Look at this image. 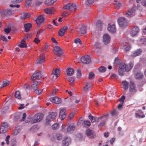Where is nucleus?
I'll use <instances>...</instances> for the list:
<instances>
[{"label": "nucleus", "mask_w": 146, "mask_h": 146, "mask_svg": "<svg viewBox=\"0 0 146 146\" xmlns=\"http://www.w3.org/2000/svg\"><path fill=\"white\" fill-rule=\"evenodd\" d=\"M44 31V30L43 29H40L37 32V33L36 35L37 37H40V35L42 34L43 32Z\"/></svg>", "instance_id": "nucleus-48"}, {"label": "nucleus", "mask_w": 146, "mask_h": 146, "mask_svg": "<svg viewBox=\"0 0 146 146\" xmlns=\"http://www.w3.org/2000/svg\"><path fill=\"white\" fill-rule=\"evenodd\" d=\"M129 86V91L130 92H136L137 90L133 82H130Z\"/></svg>", "instance_id": "nucleus-25"}, {"label": "nucleus", "mask_w": 146, "mask_h": 146, "mask_svg": "<svg viewBox=\"0 0 146 146\" xmlns=\"http://www.w3.org/2000/svg\"><path fill=\"white\" fill-rule=\"evenodd\" d=\"M59 126V124L58 123H55L52 126V128L53 129L55 130L58 128Z\"/></svg>", "instance_id": "nucleus-49"}, {"label": "nucleus", "mask_w": 146, "mask_h": 146, "mask_svg": "<svg viewBox=\"0 0 146 146\" xmlns=\"http://www.w3.org/2000/svg\"><path fill=\"white\" fill-rule=\"evenodd\" d=\"M42 92V90L38 89L37 88L34 89V92L37 95L41 94Z\"/></svg>", "instance_id": "nucleus-44"}, {"label": "nucleus", "mask_w": 146, "mask_h": 146, "mask_svg": "<svg viewBox=\"0 0 146 146\" xmlns=\"http://www.w3.org/2000/svg\"><path fill=\"white\" fill-rule=\"evenodd\" d=\"M1 40H2L3 41L7 42V38L3 35H1Z\"/></svg>", "instance_id": "nucleus-62"}, {"label": "nucleus", "mask_w": 146, "mask_h": 146, "mask_svg": "<svg viewBox=\"0 0 146 146\" xmlns=\"http://www.w3.org/2000/svg\"><path fill=\"white\" fill-rule=\"evenodd\" d=\"M56 11V9L54 7H48L44 9V11L45 13L47 14H54Z\"/></svg>", "instance_id": "nucleus-12"}, {"label": "nucleus", "mask_w": 146, "mask_h": 146, "mask_svg": "<svg viewBox=\"0 0 146 146\" xmlns=\"http://www.w3.org/2000/svg\"><path fill=\"white\" fill-rule=\"evenodd\" d=\"M121 65L123 66L122 68H124L125 71H129L131 69L133 66V64L131 62H129L127 64L123 63L121 64Z\"/></svg>", "instance_id": "nucleus-10"}, {"label": "nucleus", "mask_w": 146, "mask_h": 146, "mask_svg": "<svg viewBox=\"0 0 146 146\" xmlns=\"http://www.w3.org/2000/svg\"><path fill=\"white\" fill-rule=\"evenodd\" d=\"M57 1V0H46L45 4L48 5H50L53 4Z\"/></svg>", "instance_id": "nucleus-39"}, {"label": "nucleus", "mask_w": 146, "mask_h": 146, "mask_svg": "<svg viewBox=\"0 0 146 146\" xmlns=\"http://www.w3.org/2000/svg\"><path fill=\"white\" fill-rule=\"evenodd\" d=\"M103 38V41L105 44H106L110 42V37L108 34H106L104 35Z\"/></svg>", "instance_id": "nucleus-20"}, {"label": "nucleus", "mask_w": 146, "mask_h": 146, "mask_svg": "<svg viewBox=\"0 0 146 146\" xmlns=\"http://www.w3.org/2000/svg\"><path fill=\"white\" fill-rule=\"evenodd\" d=\"M24 27L25 29V31L26 32H28L31 28L32 25L31 23H27L24 25Z\"/></svg>", "instance_id": "nucleus-31"}, {"label": "nucleus", "mask_w": 146, "mask_h": 146, "mask_svg": "<svg viewBox=\"0 0 146 146\" xmlns=\"http://www.w3.org/2000/svg\"><path fill=\"white\" fill-rule=\"evenodd\" d=\"M86 27L84 26H82L80 28L79 30V33L82 34L84 35L86 33Z\"/></svg>", "instance_id": "nucleus-35"}, {"label": "nucleus", "mask_w": 146, "mask_h": 146, "mask_svg": "<svg viewBox=\"0 0 146 146\" xmlns=\"http://www.w3.org/2000/svg\"><path fill=\"white\" fill-rule=\"evenodd\" d=\"M140 42L142 44H146V38H143L140 39Z\"/></svg>", "instance_id": "nucleus-59"}, {"label": "nucleus", "mask_w": 146, "mask_h": 146, "mask_svg": "<svg viewBox=\"0 0 146 146\" xmlns=\"http://www.w3.org/2000/svg\"><path fill=\"white\" fill-rule=\"evenodd\" d=\"M88 118L92 123L95 122L96 121H97L96 117L93 116L90 114L88 115Z\"/></svg>", "instance_id": "nucleus-36"}, {"label": "nucleus", "mask_w": 146, "mask_h": 146, "mask_svg": "<svg viewBox=\"0 0 146 146\" xmlns=\"http://www.w3.org/2000/svg\"><path fill=\"white\" fill-rule=\"evenodd\" d=\"M43 117V116L42 114H38L36 119H30L29 121V123L33 124L35 123L39 122L42 119Z\"/></svg>", "instance_id": "nucleus-9"}, {"label": "nucleus", "mask_w": 146, "mask_h": 146, "mask_svg": "<svg viewBox=\"0 0 146 146\" xmlns=\"http://www.w3.org/2000/svg\"><path fill=\"white\" fill-rule=\"evenodd\" d=\"M69 102L70 103H73L74 102L75 103L78 104L79 102V100H75L74 98L70 99L69 100Z\"/></svg>", "instance_id": "nucleus-50"}, {"label": "nucleus", "mask_w": 146, "mask_h": 146, "mask_svg": "<svg viewBox=\"0 0 146 146\" xmlns=\"http://www.w3.org/2000/svg\"><path fill=\"white\" fill-rule=\"evenodd\" d=\"M9 6L11 7H16L19 8L20 7V5L19 4L18 5H13L11 4L9 5Z\"/></svg>", "instance_id": "nucleus-60"}, {"label": "nucleus", "mask_w": 146, "mask_h": 146, "mask_svg": "<svg viewBox=\"0 0 146 146\" xmlns=\"http://www.w3.org/2000/svg\"><path fill=\"white\" fill-rule=\"evenodd\" d=\"M53 50L55 54L57 56H60L63 54L62 50L58 46H55Z\"/></svg>", "instance_id": "nucleus-13"}, {"label": "nucleus", "mask_w": 146, "mask_h": 146, "mask_svg": "<svg viewBox=\"0 0 146 146\" xmlns=\"http://www.w3.org/2000/svg\"><path fill=\"white\" fill-rule=\"evenodd\" d=\"M14 11L10 9H7L3 10L0 12L1 17H3L5 16H8L11 15L14 13Z\"/></svg>", "instance_id": "nucleus-3"}, {"label": "nucleus", "mask_w": 146, "mask_h": 146, "mask_svg": "<svg viewBox=\"0 0 146 146\" xmlns=\"http://www.w3.org/2000/svg\"><path fill=\"white\" fill-rule=\"evenodd\" d=\"M25 39H23L21 41L20 44H19L18 46L21 48H26L27 47L26 44L25 43Z\"/></svg>", "instance_id": "nucleus-32"}, {"label": "nucleus", "mask_w": 146, "mask_h": 146, "mask_svg": "<svg viewBox=\"0 0 146 146\" xmlns=\"http://www.w3.org/2000/svg\"><path fill=\"white\" fill-rule=\"evenodd\" d=\"M77 6L74 3H69L66 4L63 7L64 9L69 10L71 11H75L77 9Z\"/></svg>", "instance_id": "nucleus-4"}, {"label": "nucleus", "mask_w": 146, "mask_h": 146, "mask_svg": "<svg viewBox=\"0 0 146 146\" xmlns=\"http://www.w3.org/2000/svg\"><path fill=\"white\" fill-rule=\"evenodd\" d=\"M45 18L46 16L45 15L38 16L36 20V23L38 25H40L44 22Z\"/></svg>", "instance_id": "nucleus-11"}, {"label": "nucleus", "mask_w": 146, "mask_h": 146, "mask_svg": "<svg viewBox=\"0 0 146 146\" xmlns=\"http://www.w3.org/2000/svg\"><path fill=\"white\" fill-rule=\"evenodd\" d=\"M113 4L116 7L119 8L121 6V4L119 1H114Z\"/></svg>", "instance_id": "nucleus-55"}, {"label": "nucleus", "mask_w": 146, "mask_h": 146, "mask_svg": "<svg viewBox=\"0 0 146 146\" xmlns=\"http://www.w3.org/2000/svg\"><path fill=\"white\" fill-rule=\"evenodd\" d=\"M143 74L142 73L138 72L135 74V78L137 79H141L143 78Z\"/></svg>", "instance_id": "nucleus-34"}, {"label": "nucleus", "mask_w": 146, "mask_h": 146, "mask_svg": "<svg viewBox=\"0 0 146 146\" xmlns=\"http://www.w3.org/2000/svg\"><path fill=\"white\" fill-rule=\"evenodd\" d=\"M60 74V70L58 69H55L53 70L51 75V78L52 79V81H54L58 77Z\"/></svg>", "instance_id": "nucleus-6"}, {"label": "nucleus", "mask_w": 146, "mask_h": 146, "mask_svg": "<svg viewBox=\"0 0 146 146\" xmlns=\"http://www.w3.org/2000/svg\"><path fill=\"white\" fill-rule=\"evenodd\" d=\"M9 125L7 122H3L0 127V134H3L6 133L8 128Z\"/></svg>", "instance_id": "nucleus-5"}, {"label": "nucleus", "mask_w": 146, "mask_h": 146, "mask_svg": "<svg viewBox=\"0 0 146 146\" xmlns=\"http://www.w3.org/2000/svg\"><path fill=\"white\" fill-rule=\"evenodd\" d=\"M82 124L84 127H88L90 126L91 123L89 121L85 120L83 121Z\"/></svg>", "instance_id": "nucleus-33"}, {"label": "nucleus", "mask_w": 146, "mask_h": 146, "mask_svg": "<svg viewBox=\"0 0 146 146\" xmlns=\"http://www.w3.org/2000/svg\"><path fill=\"white\" fill-rule=\"evenodd\" d=\"M41 72L38 71H35L31 76V79L32 80H39L41 77Z\"/></svg>", "instance_id": "nucleus-7"}, {"label": "nucleus", "mask_w": 146, "mask_h": 146, "mask_svg": "<svg viewBox=\"0 0 146 146\" xmlns=\"http://www.w3.org/2000/svg\"><path fill=\"white\" fill-rule=\"evenodd\" d=\"M31 3V2H30V1L26 0L25 4V6L27 8H28L29 6H30Z\"/></svg>", "instance_id": "nucleus-56"}, {"label": "nucleus", "mask_w": 146, "mask_h": 146, "mask_svg": "<svg viewBox=\"0 0 146 146\" xmlns=\"http://www.w3.org/2000/svg\"><path fill=\"white\" fill-rule=\"evenodd\" d=\"M95 0H86V3L87 5H90L92 4Z\"/></svg>", "instance_id": "nucleus-54"}, {"label": "nucleus", "mask_w": 146, "mask_h": 146, "mask_svg": "<svg viewBox=\"0 0 146 146\" xmlns=\"http://www.w3.org/2000/svg\"><path fill=\"white\" fill-rule=\"evenodd\" d=\"M122 67L123 66H121L120 64L119 65V67L118 68V73L121 76L123 75L124 72V71H125L124 68Z\"/></svg>", "instance_id": "nucleus-30"}, {"label": "nucleus", "mask_w": 146, "mask_h": 146, "mask_svg": "<svg viewBox=\"0 0 146 146\" xmlns=\"http://www.w3.org/2000/svg\"><path fill=\"white\" fill-rule=\"evenodd\" d=\"M11 30V29L9 28L4 29V31L5 34H8L10 32Z\"/></svg>", "instance_id": "nucleus-53"}, {"label": "nucleus", "mask_w": 146, "mask_h": 146, "mask_svg": "<svg viewBox=\"0 0 146 146\" xmlns=\"http://www.w3.org/2000/svg\"><path fill=\"white\" fill-rule=\"evenodd\" d=\"M81 61L84 64H89L91 62V58L89 56L85 55L81 58Z\"/></svg>", "instance_id": "nucleus-14"}, {"label": "nucleus", "mask_w": 146, "mask_h": 146, "mask_svg": "<svg viewBox=\"0 0 146 146\" xmlns=\"http://www.w3.org/2000/svg\"><path fill=\"white\" fill-rule=\"evenodd\" d=\"M139 31L138 28L137 27H134L132 29L130 34L131 36H133L136 35Z\"/></svg>", "instance_id": "nucleus-21"}, {"label": "nucleus", "mask_w": 146, "mask_h": 146, "mask_svg": "<svg viewBox=\"0 0 146 146\" xmlns=\"http://www.w3.org/2000/svg\"><path fill=\"white\" fill-rule=\"evenodd\" d=\"M125 98V97L124 96H122L119 99V101L120 102H122L123 103L124 101V99Z\"/></svg>", "instance_id": "nucleus-63"}, {"label": "nucleus", "mask_w": 146, "mask_h": 146, "mask_svg": "<svg viewBox=\"0 0 146 146\" xmlns=\"http://www.w3.org/2000/svg\"><path fill=\"white\" fill-rule=\"evenodd\" d=\"M66 110L64 109H62L60 110L59 117L62 120H63L66 116Z\"/></svg>", "instance_id": "nucleus-19"}, {"label": "nucleus", "mask_w": 146, "mask_h": 146, "mask_svg": "<svg viewBox=\"0 0 146 146\" xmlns=\"http://www.w3.org/2000/svg\"><path fill=\"white\" fill-rule=\"evenodd\" d=\"M39 85L38 82L37 81H35L32 83L31 87L33 89H35L37 88V86Z\"/></svg>", "instance_id": "nucleus-40"}, {"label": "nucleus", "mask_w": 146, "mask_h": 146, "mask_svg": "<svg viewBox=\"0 0 146 146\" xmlns=\"http://www.w3.org/2000/svg\"><path fill=\"white\" fill-rule=\"evenodd\" d=\"M44 55L42 54L40 56L39 58L36 60V63L37 64H40L43 63L44 61Z\"/></svg>", "instance_id": "nucleus-24"}, {"label": "nucleus", "mask_w": 146, "mask_h": 146, "mask_svg": "<svg viewBox=\"0 0 146 146\" xmlns=\"http://www.w3.org/2000/svg\"><path fill=\"white\" fill-rule=\"evenodd\" d=\"M103 25L102 21L100 20H98L97 21L96 23L97 26L98 27V30H101V27Z\"/></svg>", "instance_id": "nucleus-41"}, {"label": "nucleus", "mask_w": 146, "mask_h": 146, "mask_svg": "<svg viewBox=\"0 0 146 146\" xmlns=\"http://www.w3.org/2000/svg\"><path fill=\"white\" fill-rule=\"evenodd\" d=\"M15 97L19 99L21 98L20 93L19 91H16L15 93Z\"/></svg>", "instance_id": "nucleus-45"}, {"label": "nucleus", "mask_w": 146, "mask_h": 146, "mask_svg": "<svg viewBox=\"0 0 146 146\" xmlns=\"http://www.w3.org/2000/svg\"><path fill=\"white\" fill-rule=\"evenodd\" d=\"M66 72L67 75L68 76H72L74 74V71L72 68H69L66 70Z\"/></svg>", "instance_id": "nucleus-27"}, {"label": "nucleus", "mask_w": 146, "mask_h": 146, "mask_svg": "<svg viewBox=\"0 0 146 146\" xmlns=\"http://www.w3.org/2000/svg\"><path fill=\"white\" fill-rule=\"evenodd\" d=\"M142 52V50L141 49H137L132 52L131 54V56L135 57L139 56L141 54Z\"/></svg>", "instance_id": "nucleus-26"}, {"label": "nucleus", "mask_w": 146, "mask_h": 146, "mask_svg": "<svg viewBox=\"0 0 146 146\" xmlns=\"http://www.w3.org/2000/svg\"><path fill=\"white\" fill-rule=\"evenodd\" d=\"M30 14L27 13H23L21 14V19L24 20L25 19H27L30 17Z\"/></svg>", "instance_id": "nucleus-38"}, {"label": "nucleus", "mask_w": 146, "mask_h": 146, "mask_svg": "<svg viewBox=\"0 0 146 146\" xmlns=\"http://www.w3.org/2000/svg\"><path fill=\"white\" fill-rule=\"evenodd\" d=\"M39 37H37V36H36V38H35L34 42H35L36 43L38 44L40 41V40L39 38Z\"/></svg>", "instance_id": "nucleus-57"}, {"label": "nucleus", "mask_w": 146, "mask_h": 146, "mask_svg": "<svg viewBox=\"0 0 146 146\" xmlns=\"http://www.w3.org/2000/svg\"><path fill=\"white\" fill-rule=\"evenodd\" d=\"M66 79L69 82L70 85L73 84L74 82V79L73 77H67L66 78Z\"/></svg>", "instance_id": "nucleus-42"}, {"label": "nucleus", "mask_w": 146, "mask_h": 146, "mask_svg": "<svg viewBox=\"0 0 146 146\" xmlns=\"http://www.w3.org/2000/svg\"><path fill=\"white\" fill-rule=\"evenodd\" d=\"M135 14V11L133 9H130L126 12L125 16L126 17H131L134 15Z\"/></svg>", "instance_id": "nucleus-18"}, {"label": "nucleus", "mask_w": 146, "mask_h": 146, "mask_svg": "<svg viewBox=\"0 0 146 146\" xmlns=\"http://www.w3.org/2000/svg\"><path fill=\"white\" fill-rule=\"evenodd\" d=\"M106 69V68L104 66H100L98 69L99 72H105Z\"/></svg>", "instance_id": "nucleus-46"}, {"label": "nucleus", "mask_w": 146, "mask_h": 146, "mask_svg": "<svg viewBox=\"0 0 146 146\" xmlns=\"http://www.w3.org/2000/svg\"><path fill=\"white\" fill-rule=\"evenodd\" d=\"M10 138V136L9 135H8L6 137L5 140L6 141V143L7 145H9V139Z\"/></svg>", "instance_id": "nucleus-58"}, {"label": "nucleus", "mask_w": 146, "mask_h": 146, "mask_svg": "<svg viewBox=\"0 0 146 146\" xmlns=\"http://www.w3.org/2000/svg\"><path fill=\"white\" fill-rule=\"evenodd\" d=\"M10 84V82L9 81L5 80L3 82V85L4 87H5L9 85Z\"/></svg>", "instance_id": "nucleus-51"}, {"label": "nucleus", "mask_w": 146, "mask_h": 146, "mask_svg": "<svg viewBox=\"0 0 146 146\" xmlns=\"http://www.w3.org/2000/svg\"><path fill=\"white\" fill-rule=\"evenodd\" d=\"M95 78L94 74V73L91 72H90L88 75V78L90 80H92Z\"/></svg>", "instance_id": "nucleus-47"}, {"label": "nucleus", "mask_w": 146, "mask_h": 146, "mask_svg": "<svg viewBox=\"0 0 146 146\" xmlns=\"http://www.w3.org/2000/svg\"><path fill=\"white\" fill-rule=\"evenodd\" d=\"M92 88V85L91 83L88 82L86 83L85 86L84 87L83 90L84 91L87 92Z\"/></svg>", "instance_id": "nucleus-23"}, {"label": "nucleus", "mask_w": 146, "mask_h": 146, "mask_svg": "<svg viewBox=\"0 0 146 146\" xmlns=\"http://www.w3.org/2000/svg\"><path fill=\"white\" fill-rule=\"evenodd\" d=\"M7 109V107H5L3 108H2V109L0 111H1L2 113H3L6 111Z\"/></svg>", "instance_id": "nucleus-61"}, {"label": "nucleus", "mask_w": 146, "mask_h": 146, "mask_svg": "<svg viewBox=\"0 0 146 146\" xmlns=\"http://www.w3.org/2000/svg\"><path fill=\"white\" fill-rule=\"evenodd\" d=\"M108 114H107L104 115L98 118L97 122L101 121V122L98 125V127H102L105 125V122L108 119Z\"/></svg>", "instance_id": "nucleus-1"}, {"label": "nucleus", "mask_w": 146, "mask_h": 146, "mask_svg": "<svg viewBox=\"0 0 146 146\" xmlns=\"http://www.w3.org/2000/svg\"><path fill=\"white\" fill-rule=\"evenodd\" d=\"M141 3L142 5L146 7V0H142Z\"/></svg>", "instance_id": "nucleus-64"}, {"label": "nucleus", "mask_w": 146, "mask_h": 146, "mask_svg": "<svg viewBox=\"0 0 146 146\" xmlns=\"http://www.w3.org/2000/svg\"><path fill=\"white\" fill-rule=\"evenodd\" d=\"M50 101L52 103L56 104H59L61 103V100L57 96H54L49 98Z\"/></svg>", "instance_id": "nucleus-15"}, {"label": "nucleus", "mask_w": 146, "mask_h": 146, "mask_svg": "<svg viewBox=\"0 0 146 146\" xmlns=\"http://www.w3.org/2000/svg\"><path fill=\"white\" fill-rule=\"evenodd\" d=\"M75 128V125H72L70 124H68V127L67 128V132H72L74 130Z\"/></svg>", "instance_id": "nucleus-28"}, {"label": "nucleus", "mask_w": 146, "mask_h": 146, "mask_svg": "<svg viewBox=\"0 0 146 146\" xmlns=\"http://www.w3.org/2000/svg\"><path fill=\"white\" fill-rule=\"evenodd\" d=\"M102 98H100L97 100L94 101V102L97 106H98L100 103L102 102Z\"/></svg>", "instance_id": "nucleus-52"}, {"label": "nucleus", "mask_w": 146, "mask_h": 146, "mask_svg": "<svg viewBox=\"0 0 146 146\" xmlns=\"http://www.w3.org/2000/svg\"><path fill=\"white\" fill-rule=\"evenodd\" d=\"M118 21L119 25L121 27H124L127 25V22L124 18H119L118 19Z\"/></svg>", "instance_id": "nucleus-8"}, {"label": "nucleus", "mask_w": 146, "mask_h": 146, "mask_svg": "<svg viewBox=\"0 0 146 146\" xmlns=\"http://www.w3.org/2000/svg\"><path fill=\"white\" fill-rule=\"evenodd\" d=\"M108 30L111 33H115L116 31L115 24H113L112 25H111L110 24H109Z\"/></svg>", "instance_id": "nucleus-22"}, {"label": "nucleus", "mask_w": 146, "mask_h": 146, "mask_svg": "<svg viewBox=\"0 0 146 146\" xmlns=\"http://www.w3.org/2000/svg\"><path fill=\"white\" fill-rule=\"evenodd\" d=\"M68 27L67 26H64L61 28L58 31L59 36H63L65 32L68 30Z\"/></svg>", "instance_id": "nucleus-17"}, {"label": "nucleus", "mask_w": 146, "mask_h": 146, "mask_svg": "<svg viewBox=\"0 0 146 146\" xmlns=\"http://www.w3.org/2000/svg\"><path fill=\"white\" fill-rule=\"evenodd\" d=\"M122 88L125 90H127L128 88L129 84L125 81H123L122 82Z\"/></svg>", "instance_id": "nucleus-37"}, {"label": "nucleus", "mask_w": 146, "mask_h": 146, "mask_svg": "<svg viewBox=\"0 0 146 146\" xmlns=\"http://www.w3.org/2000/svg\"><path fill=\"white\" fill-rule=\"evenodd\" d=\"M70 142V139L67 137L62 141L63 146H68Z\"/></svg>", "instance_id": "nucleus-29"}, {"label": "nucleus", "mask_w": 146, "mask_h": 146, "mask_svg": "<svg viewBox=\"0 0 146 146\" xmlns=\"http://www.w3.org/2000/svg\"><path fill=\"white\" fill-rule=\"evenodd\" d=\"M81 72L80 69L78 68L77 70L76 76L78 78H80L81 76Z\"/></svg>", "instance_id": "nucleus-43"}, {"label": "nucleus", "mask_w": 146, "mask_h": 146, "mask_svg": "<svg viewBox=\"0 0 146 146\" xmlns=\"http://www.w3.org/2000/svg\"><path fill=\"white\" fill-rule=\"evenodd\" d=\"M86 133L87 136L90 138H93L95 136L94 132L91 129H88L86 130Z\"/></svg>", "instance_id": "nucleus-16"}, {"label": "nucleus", "mask_w": 146, "mask_h": 146, "mask_svg": "<svg viewBox=\"0 0 146 146\" xmlns=\"http://www.w3.org/2000/svg\"><path fill=\"white\" fill-rule=\"evenodd\" d=\"M57 114L56 112L50 113L47 116L46 119V124L49 125V122L53 119H56Z\"/></svg>", "instance_id": "nucleus-2"}]
</instances>
